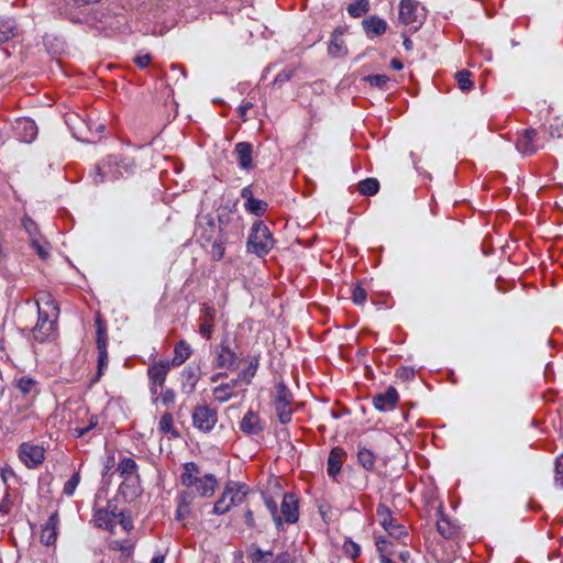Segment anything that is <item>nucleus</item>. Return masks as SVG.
I'll list each match as a JSON object with an SVG mask.
<instances>
[{
  "mask_svg": "<svg viewBox=\"0 0 563 563\" xmlns=\"http://www.w3.org/2000/svg\"><path fill=\"white\" fill-rule=\"evenodd\" d=\"M366 300V291L362 287L357 286L353 290V301L356 305H363Z\"/></svg>",
  "mask_w": 563,
  "mask_h": 563,
  "instance_id": "nucleus-47",
  "label": "nucleus"
},
{
  "mask_svg": "<svg viewBox=\"0 0 563 563\" xmlns=\"http://www.w3.org/2000/svg\"><path fill=\"white\" fill-rule=\"evenodd\" d=\"M360 464L366 468L372 470L375 465V455L366 448H361L357 453Z\"/></svg>",
  "mask_w": 563,
  "mask_h": 563,
  "instance_id": "nucleus-31",
  "label": "nucleus"
},
{
  "mask_svg": "<svg viewBox=\"0 0 563 563\" xmlns=\"http://www.w3.org/2000/svg\"><path fill=\"white\" fill-rule=\"evenodd\" d=\"M23 227H24L25 231L30 235V241H32L34 236H41V234L38 233L36 224L30 218H24L23 219Z\"/></svg>",
  "mask_w": 563,
  "mask_h": 563,
  "instance_id": "nucleus-43",
  "label": "nucleus"
},
{
  "mask_svg": "<svg viewBox=\"0 0 563 563\" xmlns=\"http://www.w3.org/2000/svg\"><path fill=\"white\" fill-rule=\"evenodd\" d=\"M175 398H176V395L172 389H166L161 395V400L165 406H169L170 404H173L175 401Z\"/></svg>",
  "mask_w": 563,
  "mask_h": 563,
  "instance_id": "nucleus-49",
  "label": "nucleus"
},
{
  "mask_svg": "<svg viewBox=\"0 0 563 563\" xmlns=\"http://www.w3.org/2000/svg\"><path fill=\"white\" fill-rule=\"evenodd\" d=\"M292 395L287 387L279 383L275 393V410L282 423H288L292 415Z\"/></svg>",
  "mask_w": 563,
  "mask_h": 563,
  "instance_id": "nucleus-9",
  "label": "nucleus"
},
{
  "mask_svg": "<svg viewBox=\"0 0 563 563\" xmlns=\"http://www.w3.org/2000/svg\"><path fill=\"white\" fill-rule=\"evenodd\" d=\"M275 563H295L294 558L289 553H283L276 558Z\"/></svg>",
  "mask_w": 563,
  "mask_h": 563,
  "instance_id": "nucleus-52",
  "label": "nucleus"
},
{
  "mask_svg": "<svg viewBox=\"0 0 563 563\" xmlns=\"http://www.w3.org/2000/svg\"><path fill=\"white\" fill-rule=\"evenodd\" d=\"M15 25L10 19H0V43L14 36Z\"/></svg>",
  "mask_w": 563,
  "mask_h": 563,
  "instance_id": "nucleus-30",
  "label": "nucleus"
},
{
  "mask_svg": "<svg viewBox=\"0 0 563 563\" xmlns=\"http://www.w3.org/2000/svg\"><path fill=\"white\" fill-rule=\"evenodd\" d=\"M470 75L471 74L467 70H462L456 74V80H457L459 87L463 91L471 89V87L473 85L470 79Z\"/></svg>",
  "mask_w": 563,
  "mask_h": 563,
  "instance_id": "nucleus-38",
  "label": "nucleus"
},
{
  "mask_svg": "<svg viewBox=\"0 0 563 563\" xmlns=\"http://www.w3.org/2000/svg\"><path fill=\"white\" fill-rule=\"evenodd\" d=\"M36 305L38 309V320L33 329V335L36 340L44 341L54 331L59 309L53 297L47 292L38 295Z\"/></svg>",
  "mask_w": 563,
  "mask_h": 563,
  "instance_id": "nucleus-2",
  "label": "nucleus"
},
{
  "mask_svg": "<svg viewBox=\"0 0 563 563\" xmlns=\"http://www.w3.org/2000/svg\"><path fill=\"white\" fill-rule=\"evenodd\" d=\"M274 240L268 228L262 222L255 223L249 238V250L258 256H262L267 254L272 250Z\"/></svg>",
  "mask_w": 563,
  "mask_h": 563,
  "instance_id": "nucleus-6",
  "label": "nucleus"
},
{
  "mask_svg": "<svg viewBox=\"0 0 563 563\" xmlns=\"http://www.w3.org/2000/svg\"><path fill=\"white\" fill-rule=\"evenodd\" d=\"M265 555H272L271 552H267V553H263L262 551H257L255 554H254V558L255 560L257 561H261L264 559Z\"/></svg>",
  "mask_w": 563,
  "mask_h": 563,
  "instance_id": "nucleus-58",
  "label": "nucleus"
},
{
  "mask_svg": "<svg viewBox=\"0 0 563 563\" xmlns=\"http://www.w3.org/2000/svg\"><path fill=\"white\" fill-rule=\"evenodd\" d=\"M345 453L341 449H333L330 452L329 459H328V473L330 476H335L340 473L343 459Z\"/></svg>",
  "mask_w": 563,
  "mask_h": 563,
  "instance_id": "nucleus-20",
  "label": "nucleus"
},
{
  "mask_svg": "<svg viewBox=\"0 0 563 563\" xmlns=\"http://www.w3.org/2000/svg\"><path fill=\"white\" fill-rule=\"evenodd\" d=\"M18 389L25 396H34L37 393V384L30 377H21L16 380Z\"/></svg>",
  "mask_w": 563,
  "mask_h": 563,
  "instance_id": "nucleus-27",
  "label": "nucleus"
},
{
  "mask_svg": "<svg viewBox=\"0 0 563 563\" xmlns=\"http://www.w3.org/2000/svg\"><path fill=\"white\" fill-rule=\"evenodd\" d=\"M368 10V1L367 0H355L347 8V11L351 15L358 18Z\"/></svg>",
  "mask_w": 563,
  "mask_h": 563,
  "instance_id": "nucleus-34",
  "label": "nucleus"
},
{
  "mask_svg": "<svg viewBox=\"0 0 563 563\" xmlns=\"http://www.w3.org/2000/svg\"><path fill=\"white\" fill-rule=\"evenodd\" d=\"M238 380L232 379L229 383L221 384L213 389V397L219 402L230 400L235 394L234 388L238 387Z\"/></svg>",
  "mask_w": 563,
  "mask_h": 563,
  "instance_id": "nucleus-17",
  "label": "nucleus"
},
{
  "mask_svg": "<svg viewBox=\"0 0 563 563\" xmlns=\"http://www.w3.org/2000/svg\"><path fill=\"white\" fill-rule=\"evenodd\" d=\"M266 207H267L266 202H264L263 200L255 199V198L253 200H251L250 202H245L246 210L256 216L263 214L266 210Z\"/></svg>",
  "mask_w": 563,
  "mask_h": 563,
  "instance_id": "nucleus-36",
  "label": "nucleus"
},
{
  "mask_svg": "<svg viewBox=\"0 0 563 563\" xmlns=\"http://www.w3.org/2000/svg\"><path fill=\"white\" fill-rule=\"evenodd\" d=\"M265 503L277 526H280L283 521L287 523H294L297 521V499L294 495H285L279 512L277 510V504L274 500L266 499Z\"/></svg>",
  "mask_w": 563,
  "mask_h": 563,
  "instance_id": "nucleus-5",
  "label": "nucleus"
},
{
  "mask_svg": "<svg viewBox=\"0 0 563 563\" xmlns=\"http://www.w3.org/2000/svg\"><path fill=\"white\" fill-rule=\"evenodd\" d=\"M97 424H98V417L91 416L89 419V423L86 427H76L73 429V433L77 438L84 437L89 430L95 428Z\"/></svg>",
  "mask_w": 563,
  "mask_h": 563,
  "instance_id": "nucleus-39",
  "label": "nucleus"
},
{
  "mask_svg": "<svg viewBox=\"0 0 563 563\" xmlns=\"http://www.w3.org/2000/svg\"><path fill=\"white\" fill-rule=\"evenodd\" d=\"M390 66H391V68H394L395 70H400V69H402V67H404V66H402V63H401L400 60L396 59V58L391 60Z\"/></svg>",
  "mask_w": 563,
  "mask_h": 563,
  "instance_id": "nucleus-55",
  "label": "nucleus"
},
{
  "mask_svg": "<svg viewBox=\"0 0 563 563\" xmlns=\"http://www.w3.org/2000/svg\"><path fill=\"white\" fill-rule=\"evenodd\" d=\"M242 197L245 200V202H250L251 200L254 199V197L252 195V190L250 188H244L242 190Z\"/></svg>",
  "mask_w": 563,
  "mask_h": 563,
  "instance_id": "nucleus-53",
  "label": "nucleus"
},
{
  "mask_svg": "<svg viewBox=\"0 0 563 563\" xmlns=\"http://www.w3.org/2000/svg\"><path fill=\"white\" fill-rule=\"evenodd\" d=\"M210 255L214 261H219L224 255V245L223 241L220 239V235L213 240L211 243Z\"/></svg>",
  "mask_w": 563,
  "mask_h": 563,
  "instance_id": "nucleus-35",
  "label": "nucleus"
},
{
  "mask_svg": "<svg viewBox=\"0 0 563 563\" xmlns=\"http://www.w3.org/2000/svg\"><path fill=\"white\" fill-rule=\"evenodd\" d=\"M170 366H172L170 362L161 361L158 363L153 364L148 368V376H150L151 384H152V386H151L152 394H157V389L163 387L166 376L170 369Z\"/></svg>",
  "mask_w": 563,
  "mask_h": 563,
  "instance_id": "nucleus-12",
  "label": "nucleus"
},
{
  "mask_svg": "<svg viewBox=\"0 0 563 563\" xmlns=\"http://www.w3.org/2000/svg\"><path fill=\"white\" fill-rule=\"evenodd\" d=\"M151 563H164V556H162V555L154 556L152 559Z\"/></svg>",
  "mask_w": 563,
  "mask_h": 563,
  "instance_id": "nucleus-59",
  "label": "nucleus"
},
{
  "mask_svg": "<svg viewBox=\"0 0 563 563\" xmlns=\"http://www.w3.org/2000/svg\"><path fill=\"white\" fill-rule=\"evenodd\" d=\"M14 131L15 134L25 143L32 142L37 135V128L34 121L26 118L16 120Z\"/></svg>",
  "mask_w": 563,
  "mask_h": 563,
  "instance_id": "nucleus-13",
  "label": "nucleus"
},
{
  "mask_svg": "<svg viewBox=\"0 0 563 563\" xmlns=\"http://www.w3.org/2000/svg\"><path fill=\"white\" fill-rule=\"evenodd\" d=\"M96 325H97V347L103 349V346H107V325L101 320L99 316L96 318Z\"/></svg>",
  "mask_w": 563,
  "mask_h": 563,
  "instance_id": "nucleus-33",
  "label": "nucleus"
},
{
  "mask_svg": "<svg viewBox=\"0 0 563 563\" xmlns=\"http://www.w3.org/2000/svg\"><path fill=\"white\" fill-rule=\"evenodd\" d=\"M183 486L186 489L180 495V501L176 511V518L184 520L190 514V505L195 495L207 498L213 495L218 482L211 474H202L194 463H188L184 466V472L180 476Z\"/></svg>",
  "mask_w": 563,
  "mask_h": 563,
  "instance_id": "nucleus-1",
  "label": "nucleus"
},
{
  "mask_svg": "<svg viewBox=\"0 0 563 563\" xmlns=\"http://www.w3.org/2000/svg\"><path fill=\"white\" fill-rule=\"evenodd\" d=\"M80 481V476L78 473H75L64 485V493L67 496H71L78 486Z\"/></svg>",
  "mask_w": 563,
  "mask_h": 563,
  "instance_id": "nucleus-42",
  "label": "nucleus"
},
{
  "mask_svg": "<svg viewBox=\"0 0 563 563\" xmlns=\"http://www.w3.org/2000/svg\"><path fill=\"white\" fill-rule=\"evenodd\" d=\"M245 521H246V523H247L249 526H251V527L254 525V518H253V514H252V511L247 510V511L245 512Z\"/></svg>",
  "mask_w": 563,
  "mask_h": 563,
  "instance_id": "nucleus-56",
  "label": "nucleus"
},
{
  "mask_svg": "<svg viewBox=\"0 0 563 563\" xmlns=\"http://www.w3.org/2000/svg\"><path fill=\"white\" fill-rule=\"evenodd\" d=\"M98 349V374L101 375L102 374V371L103 368L107 367V364H108V353H107V346H103V349L101 347H97Z\"/></svg>",
  "mask_w": 563,
  "mask_h": 563,
  "instance_id": "nucleus-44",
  "label": "nucleus"
},
{
  "mask_svg": "<svg viewBox=\"0 0 563 563\" xmlns=\"http://www.w3.org/2000/svg\"><path fill=\"white\" fill-rule=\"evenodd\" d=\"M555 481L563 486V454L556 460V476Z\"/></svg>",
  "mask_w": 563,
  "mask_h": 563,
  "instance_id": "nucleus-51",
  "label": "nucleus"
},
{
  "mask_svg": "<svg viewBox=\"0 0 563 563\" xmlns=\"http://www.w3.org/2000/svg\"><path fill=\"white\" fill-rule=\"evenodd\" d=\"M380 563H394L387 555H382Z\"/></svg>",
  "mask_w": 563,
  "mask_h": 563,
  "instance_id": "nucleus-60",
  "label": "nucleus"
},
{
  "mask_svg": "<svg viewBox=\"0 0 563 563\" xmlns=\"http://www.w3.org/2000/svg\"><path fill=\"white\" fill-rule=\"evenodd\" d=\"M218 421L217 411L208 406H197L192 412V422L201 431L209 432Z\"/></svg>",
  "mask_w": 563,
  "mask_h": 563,
  "instance_id": "nucleus-10",
  "label": "nucleus"
},
{
  "mask_svg": "<svg viewBox=\"0 0 563 563\" xmlns=\"http://www.w3.org/2000/svg\"><path fill=\"white\" fill-rule=\"evenodd\" d=\"M211 320H212L211 311L209 309H206V314L202 319L199 331L207 339L210 338L211 332H212Z\"/></svg>",
  "mask_w": 563,
  "mask_h": 563,
  "instance_id": "nucleus-37",
  "label": "nucleus"
},
{
  "mask_svg": "<svg viewBox=\"0 0 563 563\" xmlns=\"http://www.w3.org/2000/svg\"><path fill=\"white\" fill-rule=\"evenodd\" d=\"M257 361H250L247 363V366L241 371L239 374L238 385H247L250 384L251 379L254 377L256 369H257Z\"/></svg>",
  "mask_w": 563,
  "mask_h": 563,
  "instance_id": "nucleus-28",
  "label": "nucleus"
},
{
  "mask_svg": "<svg viewBox=\"0 0 563 563\" xmlns=\"http://www.w3.org/2000/svg\"><path fill=\"white\" fill-rule=\"evenodd\" d=\"M246 495L247 488L244 484L229 482L213 506V514L222 515L228 512L233 506L241 504Z\"/></svg>",
  "mask_w": 563,
  "mask_h": 563,
  "instance_id": "nucleus-3",
  "label": "nucleus"
},
{
  "mask_svg": "<svg viewBox=\"0 0 563 563\" xmlns=\"http://www.w3.org/2000/svg\"><path fill=\"white\" fill-rule=\"evenodd\" d=\"M376 520L390 537L401 539L407 536L406 527L399 522L386 505L379 504L377 506Z\"/></svg>",
  "mask_w": 563,
  "mask_h": 563,
  "instance_id": "nucleus-8",
  "label": "nucleus"
},
{
  "mask_svg": "<svg viewBox=\"0 0 563 563\" xmlns=\"http://www.w3.org/2000/svg\"><path fill=\"white\" fill-rule=\"evenodd\" d=\"M31 247L36 251L38 256L43 260L48 257L51 246L47 241H45L42 235L34 236L32 241H30Z\"/></svg>",
  "mask_w": 563,
  "mask_h": 563,
  "instance_id": "nucleus-29",
  "label": "nucleus"
},
{
  "mask_svg": "<svg viewBox=\"0 0 563 563\" xmlns=\"http://www.w3.org/2000/svg\"><path fill=\"white\" fill-rule=\"evenodd\" d=\"M373 401L377 409H389L398 401V393L395 388L390 387L386 393L375 396Z\"/></svg>",
  "mask_w": 563,
  "mask_h": 563,
  "instance_id": "nucleus-16",
  "label": "nucleus"
},
{
  "mask_svg": "<svg viewBox=\"0 0 563 563\" xmlns=\"http://www.w3.org/2000/svg\"><path fill=\"white\" fill-rule=\"evenodd\" d=\"M424 14L423 9L415 0H401L398 9V22L410 26L413 30L422 24Z\"/></svg>",
  "mask_w": 563,
  "mask_h": 563,
  "instance_id": "nucleus-7",
  "label": "nucleus"
},
{
  "mask_svg": "<svg viewBox=\"0 0 563 563\" xmlns=\"http://www.w3.org/2000/svg\"><path fill=\"white\" fill-rule=\"evenodd\" d=\"M95 522L99 528H104L111 533L117 534L119 531L128 532L132 528V522L122 511L109 509H100L95 514Z\"/></svg>",
  "mask_w": 563,
  "mask_h": 563,
  "instance_id": "nucleus-4",
  "label": "nucleus"
},
{
  "mask_svg": "<svg viewBox=\"0 0 563 563\" xmlns=\"http://www.w3.org/2000/svg\"><path fill=\"white\" fill-rule=\"evenodd\" d=\"M198 239L201 245L206 246L209 243H212L216 238L219 236V229L212 222H208L206 227L199 228Z\"/></svg>",
  "mask_w": 563,
  "mask_h": 563,
  "instance_id": "nucleus-23",
  "label": "nucleus"
},
{
  "mask_svg": "<svg viewBox=\"0 0 563 563\" xmlns=\"http://www.w3.org/2000/svg\"><path fill=\"white\" fill-rule=\"evenodd\" d=\"M247 109H249V104H245V106L240 107L241 115H244V114H245V112L247 111Z\"/></svg>",
  "mask_w": 563,
  "mask_h": 563,
  "instance_id": "nucleus-62",
  "label": "nucleus"
},
{
  "mask_svg": "<svg viewBox=\"0 0 563 563\" xmlns=\"http://www.w3.org/2000/svg\"><path fill=\"white\" fill-rule=\"evenodd\" d=\"M158 430L161 433L170 434L173 438H177L178 431L174 427V418L173 415L166 412L162 416L158 422Z\"/></svg>",
  "mask_w": 563,
  "mask_h": 563,
  "instance_id": "nucleus-26",
  "label": "nucleus"
},
{
  "mask_svg": "<svg viewBox=\"0 0 563 563\" xmlns=\"http://www.w3.org/2000/svg\"><path fill=\"white\" fill-rule=\"evenodd\" d=\"M344 551L346 554L354 559L360 555L361 549L356 543L352 541H346L344 543Z\"/></svg>",
  "mask_w": 563,
  "mask_h": 563,
  "instance_id": "nucleus-46",
  "label": "nucleus"
},
{
  "mask_svg": "<svg viewBox=\"0 0 563 563\" xmlns=\"http://www.w3.org/2000/svg\"><path fill=\"white\" fill-rule=\"evenodd\" d=\"M191 354L190 346L184 342L180 341L175 346V356L173 361L170 362L172 365L179 366L181 365Z\"/></svg>",
  "mask_w": 563,
  "mask_h": 563,
  "instance_id": "nucleus-25",
  "label": "nucleus"
},
{
  "mask_svg": "<svg viewBox=\"0 0 563 563\" xmlns=\"http://www.w3.org/2000/svg\"><path fill=\"white\" fill-rule=\"evenodd\" d=\"M536 132L533 130H526L517 142V148L523 155H531L536 153L537 147L533 145Z\"/></svg>",
  "mask_w": 563,
  "mask_h": 563,
  "instance_id": "nucleus-18",
  "label": "nucleus"
},
{
  "mask_svg": "<svg viewBox=\"0 0 563 563\" xmlns=\"http://www.w3.org/2000/svg\"><path fill=\"white\" fill-rule=\"evenodd\" d=\"M404 46H405L407 49H410V48H411V46H412L411 41H410V40H408V38H406V40L404 41Z\"/></svg>",
  "mask_w": 563,
  "mask_h": 563,
  "instance_id": "nucleus-61",
  "label": "nucleus"
},
{
  "mask_svg": "<svg viewBox=\"0 0 563 563\" xmlns=\"http://www.w3.org/2000/svg\"><path fill=\"white\" fill-rule=\"evenodd\" d=\"M388 544L389 542L385 539V538H378L377 541H376V547H377V550L378 552L380 553V556L382 555H390L391 552L388 551Z\"/></svg>",
  "mask_w": 563,
  "mask_h": 563,
  "instance_id": "nucleus-48",
  "label": "nucleus"
},
{
  "mask_svg": "<svg viewBox=\"0 0 563 563\" xmlns=\"http://www.w3.org/2000/svg\"><path fill=\"white\" fill-rule=\"evenodd\" d=\"M57 525H58V517L56 514H53L47 522L44 525L42 531H41V541L45 545H52L55 543L57 539Z\"/></svg>",
  "mask_w": 563,
  "mask_h": 563,
  "instance_id": "nucleus-14",
  "label": "nucleus"
},
{
  "mask_svg": "<svg viewBox=\"0 0 563 563\" xmlns=\"http://www.w3.org/2000/svg\"><path fill=\"white\" fill-rule=\"evenodd\" d=\"M187 373H188V380L190 384L188 393H190L196 385L197 378H196L195 374L192 373V371H187Z\"/></svg>",
  "mask_w": 563,
  "mask_h": 563,
  "instance_id": "nucleus-54",
  "label": "nucleus"
},
{
  "mask_svg": "<svg viewBox=\"0 0 563 563\" xmlns=\"http://www.w3.org/2000/svg\"><path fill=\"white\" fill-rule=\"evenodd\" d=\"M111 550L121 551L123 555L130 556L132 553V545L126 544L119 540H112L109 543Z\"/></svg>",
  "mask_w": 563,
  "mask_h": 563,
  "instance_id": "nucleus-41",
  "label": "nucleus"
},
{
  "mask_svg": "<svg viewBox=\"0 0 563 563\" xmlns=\"http://www.w3.org/2000/svg\"><path fill=\"white\" fill-rule=\"evenodd\" d=\"M409 556H410V554L408 551H401L398 554L399 560H401L402 562H407Z\"/></svg>",
  "mask_w": 563,
  "mask_h": 563,
  "instance_id": "nucleus-57",
  "label": "nucleus"
},
{
  "mask_svg": "<svg viewBox=\"0 0 563 563\" xmlns=\"http://www.w3.org/2000/svg\"><path fill=\"white\" fill-rule=\"evenodd\" d=\"M372 86L384 87L389 78L386 75H374L365 78Z\"/></svg>",
  "mask_w": 563,
  "mask_h": 563,
  "instance_id": "nucleus-45",
  "label": "nucleus"
},
{
  "mask_svg": "<svg viewBox=\"0 0 563 563\" xmlns=\"http://www.w3.org/2000/svg\"><path fill=\"white\" fill-rule=\"evenodd\" d=\"M134 62L135 64L141 67V68H145L150 65V63L152 62V57L151 55L148 54H144V55H137L135 58H134Z\"/></svg>",
  "mask_w": 563,
  "mask_h": 563,
  "instance_id": "nucleus-50",
  "label": "nucleus"
},
{
  "mask_svg": "<svg viewBox=\"0 0 563 563\" xmlns=\"http://www.w3.org/2000/svg\"><path fill=\"white\" fill-rule=\"evenodd\" d=\"M239 164L242 168H250L252 166V146L249 143L241 142L235 145L234 150Z\"/></svg>",
  "mask_w": 563,
  "mask_h": 563,
  "instance_id": "nucleus-19",
  "label": "nucleus"
},
{
  "mask_svg": "<svg viewBox=\"0 0 563 563\" xmlns=\"http://www.w3.org/2000/svg\"><path fill=\"white\" fill-rule=\"evenodd\" d=\"M217 365L225 368H236V356L235 354L225 347H222L217 356Z\"/></svg>",
  "mask_w": 563,
  "mask_h": 563,
  "instance_id": "nucleus-24",
  "label": "nucleus"
},
{
  "mask_svg": "<svg viewBox=\"0 0 563 563\" xmlns=\"http://www.w3.org/2000/svg\"><path fill=\"white\" fill-rule=\"evenodd\" d=\"M365 31L369 34L382 35L387 31V23L377 16H371L363 21Z\"/></svg>",
  "mask_w": 563,
  "mask_h": 563,
  "instance_id": "nucleus-22",
  "label": "nucleus"
},
{
  "mask_svg": "<svg viewBox=\"0 0 563 563\" xmlns=\"http://www.w3.org/2000/svg\"><path fill=\"white\" fill-rule=\"evenodd\" d=\"M328 52L333 57H341L346 54V47L341 32L335 31L333 33Z\"/></svg>",
  "mask_w": 563,
  "mask_h": 563,
  "instance_id": "nucleus-21",
  "label": "nucleus"
},
{
  "mask_svg": "<svg viewBox=\"0 0 563 563\" xmlns=\"http://www.w3.org/2000/svg\"><path fill=\"white\" fill-rule=\"evenodd\" d=\"M136 468V464L133 460L131 459H123L119 465H118V471L122 474V475H129V474H133L134 471Z\"/></svg>",
  "mask_w": 563,
  "mask_h": 563,
  "instance_id": "nucleus-40",
  "label": "nucleus"
},
{
  "mask_svg": "<svg viewBox=\"0 0 563 563\" xmlns=\"http://www.w3.org/2000/svg\"><path fill=\"white\" fill-rule=\"evenodd\" d=\"M240 429L246 434H256L263 430V423L255 412L249 411L243 417Z\"/></svg>",
  "mask_w": 563,
  "mask_h": 563,
  "instance_id": "nucleus-15",
  "label": "nucleus"
},
{
  "mask_svg": "<svg viewBox=\"0 0 563 563\" xmlns=\"http://www.w3.org/2000/svg\"><path fill=\"white\" fill-rule=\"evenodd\" d=\"M19 457L27 467H35L44 461V449L40 445L23 443L19 450Z\"/></svg>",
  "mask_w": 563,
  "mask_h": 563,
  "instance_id": "nucleus-11",
  "label": "nucleus"
},
{
  "mask_svg": "<svg viewBox=\"0 0 563 563\" xmlns=\"http://www.w3.org/2000/svg\"><path fill=\"white\" fill-rule=\"evenodd\" d=\"M379 189V183L376 178H367L358 184V190L362 195L372 196Z\"/></svg>",
  "mask_w": 563,
  "mask_h": 563,
  "instance_id": "nucleus-32",
  "label": "nucleus"
},
{
  "mask_svg": "<svg viewBox=\"0 0 563 563\" xmlns=\"http://www.w3.org/2000/svg\"><path fill=\"white\" fill-rule=\"evenodd\" d=\"M0 510L3 511V512H8L9 509H8L5 504H1L0 505Z\"/></svg>",
  "mask_w": 563,
  "mask_h": 563,
  "instance_id": "nucleus-63",
  "label": "nucleus"
}]
</instances>
